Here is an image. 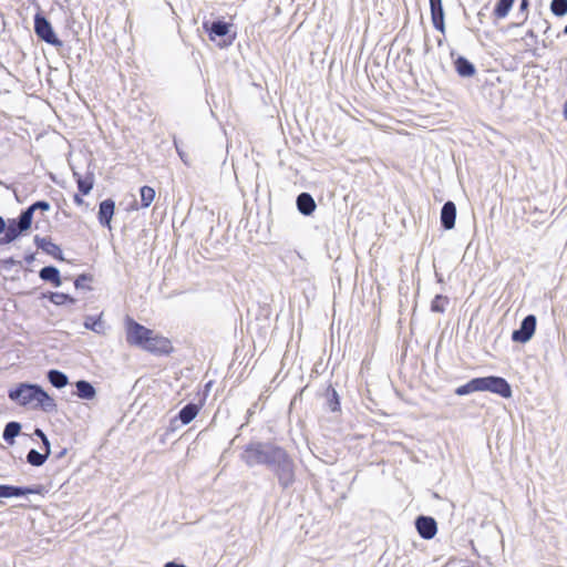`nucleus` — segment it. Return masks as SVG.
I'll return each mask as SVG.
<instances>
[{
    "label": "nucleus",
    "mask_w": 567,
    "mask_h": 567,
    "mask_svg": "<svg viewBox=\"0 0 567 567\" xmlns=\"http://www.w3.org/2000/svg\"><path fill=\"white\" fill-rule=\"evenodd\" d=\"M66 454V449H63L59 454L56 455V458H61Z\"/></svg>",
    "instance_id": "nucleus-44"
},
{
    "label": "nucleus",
    "mask_w": 567,
    "mask_h": 567,
    "mask_svg": "<svg viewBox=\"0 0 567 567\" xmlns=\"http://www.w3.org/2000/svg\"><path fill=\"white\" fill-rule=\"evenodd\" d=\"M435 275H436L437 280L441 282L442 281V277L437 272Z\"/></svg>",
    "instance_id": "nucleus-47"
},
{
    "label": "nucleus",
    "mask_w": 567,
    "mask_h": 567,
    "mask_svg": "<svg viewBox=\"0 0 567 567\" xmlns=\"http://www.w3.org/2000/svg\"><path fill=\"white\" fill-rule=\"evenodd\" d=\"M35 259V254L34 252H29L24 256V260L27 264H32Z\"/></svg>",
    "instance_id": "nucleus-38"
},
{
    "label": "nucleus",
    "mask_w": 567,
    "mask_h": 567,
    "mask_svg": "<svg viewBox=\"0 0 567 567\" xmlns=\"http://www.w3.org/2000/svg\"><path fill=\"white\" fill-rule=\"evenodd\" d=\"M73 176L75 178L78 189L82 195H87L92 190L94 186V176L92 173L86 174V176H82L81 174L73 172Z\"/></svg>",
    "instance_id": "nucleus-21"
},
{
    "label": "nucleus",
    "mask_w": 567,
    "mask_h": 567,
    "mask_svg": "<svg viewBox=\"0 0 567 567\" xmlns=\"http://www.w3.org/2000/svg\"><path fill=\"white\" fill-rule=\"evenodd\" d=\"M93 280L92 275L90 274H81L74 280V286L76 289H86L92 290V287L86 286V282H91Z\"/></svg>",
    "instance_id": "nucleus-32"
},
{
    "label": "nucleus",
    "mask_w": 567,
    "mask_h": 567,
    "mask_svg": "<svg viewBox=\"0 0 567 567\" xmlns=\"http://www.w3.org/2000/svg\"><path fill=\"white\" fill-rule=\"evenodd\" d=\"M142 349L156 355H164L169 354L173 347L167 338L153 332Z\"/></svg>",
    "instance_id": "nucleus-9"
},
{
    "label": "nucleus",
    "mask_w": 567,
    "mask_h": 567,
    "mask_svg": "<svg viewBox=\"0 0 567 567\" xmlns=\"http://www.w3.org/2000/svg\"><path fill=\"white\" fill-rule=\"evenodd\" d=\"M41 485L16 486L9 484H0V498L22 497L29 494H40Z\"/></svg>",
    "instance_id": "nucleus-10"
},
{
    "label": "nucleus",
    "mask_w": 567,
    "mask_h": 567,
    "mask_svg": "<svg viewBox=\"0 0 567 567\" xmlns=\"http://www.w3.org/2000/svg\"><path fill=\"white\" fill-rule=\"evenodd\" d=\"M141 206L147 208L155 198V189L151 186H142L140 188Z\"/></svg>",
    "instance_id": "nucleus-29"
},
{
    "label": "nucleus",
    "mask_w": 567,
    "mask_h": 567,
    "mask_svg": "<svg viewBox=\"0 0 567 567\" xmlns=\"http://www.w3.org/2000/svg\"><path fill=\"white\" fill-rule=\"evenodd\" d=\"M550 11L556 17H564L567 14V0H551Z\"/></svg>",
    "instance_id": "nucleus-31"
},
{
    "label": "nucleus",
    "mask_w": 567,
    "mask_h": 567,
    "mask_svg": "<svg viewBox=\"0 0 567 567\" xmlns=\"http://www.w3.org/2000/svg\"><path fill=\"white\" fill-rule=\"evenodd\" d=\"M529 6V1L528 0H520V4H519V8L522 11L526 10Z\"/></svg>",
    "instance_id": "nucleus-42"
},
{
    "label": "nucleus",
    "mask_w": 567,
    "mask_h": 567,
    "mask_svg": "<svg viewBox=\"0 0 567 567\" xmlns=\"http://www.w3.org/2000/svg\"><path fill=\"white\" fill-rule=\"evenodd\" d=\"M0 69L3 70L8 75H11V72L0 62Z\"/></svg>",
    "instance_id": "nucleus-43"
},
{
    "label": "nucleus",
    "mask_w": 567,
    "mask_h": 567,
    "mask_svg": "<svg viewBox=\"0 0 567 567\" xmlns=\"http://www.w3.org/2000/svg\"><path fill=\"white\" fill-rule=\"evenodd\" d=\"M414 525L420 537L425 540L434 538L437 533V523L432 516L420 515L415 518Z\"/></svg>",
    "instance_id": "nucleus-11"
},
{
    "label": "nucleus",
    "mask_w": 567,
    "mask_h": 567,
    "mask_svg": "<svg viewBox=\"0 0 567 567\" xmlns=\"http://www.w3.org/2000/svg\"><path fill=\"white\" fill-rule=\"evenodd\" d=\"M453 64L457 75L461 78H472L476 74L474 63L463 55H457Z\"/></svg>",
    "instance_id": "nucleus-17"
},
{
    "label": "nucleus",
    "mask_w": 567,
    "mask_h": 567,
    "mask_svg": "<svg viewBox=\"0 0 567 567\" xmlns=\"http://www.w3.org/2000/svg\"><path fill=\"white\" fill-rule=\"evenodd\" d=\"M35 246L44 251L45 254L52 256L56 260H64V256L62 249L59 245L52 243L50 237H41L39 235L34 236Z\"/></svg>",
    "instance_id": "nucleus-12"
},
{
    "label": "nucleus",
    "mask_w": 567,
    "mask_h": 567,
    "mask_svg": "<svg viewBox=\"0 0 567 567\" xmlns=\"http://www.w3.org/2000/svg\"><path fill=\"white\" fill-rule=\"evenodd\" d=\"M239 458L247 467H266L284 491L296 482L297 465L292 455L275 442L250 441L243 447Z\"/></svg>",
    "instance_id": "nucleus-1"
},
{
    "label": "nucleus",
    "mask_w": 567,
    "mask_h": 567,
    "mask_svg": "<svg viewBox=\"0 0 567 567\" xmlns=\"http://www.w3.org/2000/svg\"><path fill=\"white\" fill-rule=\"evenodd\" d=\"M33 208L41 212H49L51 208V205L47 200H37L33 203Z\"/></svg>",
    "instance_id": "nucleus-36"
},
{
    "label": "nucleus",
    "mask_w": 567,
    "mask_h": 567,
    "mask_svg": "<svg viewBox=\"0 0 567 567\" xmlns=\"http://www.w3.org/2000/svg\"><path fill=\"white\" fill-rule=\"evenodd\" d=\"M564 116L567 120V100L565 101V104H564Z\"/></svg>",
    "instance_id": "nucleus-46"
},
{
    "label": "nucleus",
    "mask_w": 567,
    "mask_h": 567,
    "mask_svg": "<svg viewBox=\"0 0 567 567\" xmlns=\"http://www.w3.org/2000/svg\"><path fill=\"white\" fill-rule=\"evenodd\" d=\"M83 324L87 330H92L96 333H103L104 331V322L102 321L101 316H87Z\"/></svg>",
    "instance_id": "nucleus-28"
},
{
    "label": "nucleus",
    "mask_w": 567,
    "mask_h": 567,
    "mask_svg": "<svg viewBox=\"0 0 567 567\" xmlns=\"http://www.w3.org/2000/svg\"><path fill=\"white\" fill-rule=\"evenodd\" d=\"M449 298L446 296L436 295L431 302V311L443 313Z\"/></svg>",
    "instance_id": "nucleus-30"
},
{
    "label": "nucleus",
    "mask_w": 567,
    "mask_h": 567,
    "mask_svg": "<svg viewBox=\"0 0 567 567\" xmlns=\"http://www.w3.org/2000/svg\"><path fill=\"white\" fill-rule=\"evenodd\" d=\"M526 35L529 37V38H536V35H535L533 30L527 31Z\"/></svg>",
    "instance_id": "nucleus-45"
},
{
    "label": "nucleus",
    "mask_w": 567,
    "mask_h": 567,
    "mask_svg": "<svg viewBox=\"0 0 567 567\" xmlns=\"http://www.w3.org/2000/svg\"><path fill=\"white\" fill-rule=\"evenodd\" d=\"M6 228H7V221L2 216H0V235L6 230Z\"/></svg>",
    "instance_id": "nucleus-40"
},
{
    "label": "nucleus",
    "mask_w": 567,
    "mask_h": 567,
    "mask_svg": "<svg viewBox=\"0 0 567 567\" xmlns=\"http://www.w3.org/2000/svg\"><path fill=\"white\" fill-rule=\"evenodd\" d=\"M456 205L452 200H447L441 208L440 221L445 230H451L455 226Z\"/></svg>",
    "instance_id": "nucleus-15"
},
{
    "label": "nucleus",
    "mask_w": 567,
    "mask_h": 567,
    "mask_svg": "<svg viewBox=\"0 0 567 567\" xmlns=\"http://www.w3.org/2000/svg\"><path fill=\"white\" fill-rule=\"evenodd\" d=\"M431 20L435 30L445 33V13L442 0H429Z\"/></svg>",
    "instance_id": "nucleus-13"
},
{
    "label": "nucleus",
    "mask_w": 567,
    "mask_h": 567,
    "mask_svg": "<svg viewBox=\"0 0 567 567\" xmlns=\"http://www.w3.org/2000/svg\"><path fill=\"white\" fill-rule=\"evenodd\" d=\"M74 394L81 400H93L96 396V390L93 384L86 380H79L74 383Z\"/></svg>",
    "instance_id": "nucleus-20"
},
{
    "label": "nucleus",
    "mask_w": 567,
    "mask_h": 567,
    "mask_svg": "<svg viewBox=\"0 0 567 567\" xmlns=\"http://www.w3.org/2000/svg\"><path fill=\"white\" fill-rule=\"evenodd\" d=\"M488 391L504 399L513 395L512 386L508 381L502 377L487 375L471 379L467 383L455 389V394L464 396L473 392Z\"/></svg>",
    "instance_id": "nucleus-3"
},
{
    "label": "nucleus",
    "mask_w": 567,
    "mask_h": 567,
    "mask_svg": "<svg viewBox=\"0 0 567 567\" xmlns=\"http://www.w3.org/2000/svg\"><path fill=\"white\" fill-rule=\"evenodd\" d=\"M21 424L17 421H10L4 425L3 432H2V439L6 443L9 445H12L14 443L16 437L21 432Z\"/></svg>",
    "instance_id": "nucleus-22"
},
{
    "label": "nucleus",
    "mask_w": 567,
    "mask_h": 567,
    "mask_svg": "<svg viewBox=\"0 0 567 567\" xmlns=\"http://www.w3.org/2000/svg\"><path fill=\"white\" fill-rule=\"evenodd\" d=\"M230 23L220 19L203 22V29L208 34L209 40L221 49L231 45L236 39V33L230 32Z\"/></svg>",
    "instance_id": "nucleus-4"
},
{
    "label": "nucleus",
    "mask_w": 567,
    "mask_h": 567,
    "mask_svg": "<svg viewBox=\"0 0 567 567\" xmlns=\"http://www.w3.org/2000/svg\"><path fill=\"white\" fill-rule=\"evenodd\" d=\"M73 200L76 205H82L84 204V200L83 198L79 195V194H75L74 197H73Z\"/></svg>",
    "instance_id": "nucleus-41"
},
{
    "label": "nucleus",
    "mask_w": 567,
    "mask_h": 567,
    "mask_svg": "<svg viewBox=\"0 0 567 567\" xmlns=\"http://www.w3.org/2000/svg\"><path fill=\"white\" fill-rule=\"evenodd\" d=\"M43 297L48 298L50 302H52L55 306H62L64 303L74 305L76 302L75 298L64 292L49 291L48 293H44Z\"/></svg>",
    "instance_id": "nucleus-24"
},
{
    "label": "nucleus",
    "mask_w": 567,
    "mask_h": 567,
    "mask_svg": "<svg viewBox=\"0 0 567 567\" xmlns=\"http://www.w3.org/2000/svg\"><path fill=\"white\" fill-rule=\"evenodd\" d=\"M198 412L199 406L196 403L189 402L179 410L176 417L172 420V423L178 420L182 424L187 425L197 416Z\"/></svg>",
    "instance_id": "nucleus-18"
},
{
    "label": "nucleus",
    "mask_w": 567,
    "mask_h": 567,
    "mask_svg": "<svg viewBox=\"0 0 567 567\" xmlns=\"http://www.w3.org/2000/svg\"><path fill=\"white\" fill-rule=\"evenodd\" d=\"M2 184V182H0V185Z\"/></svg>",
    "instance_id": "nucleus-49"
},
{
    "label": "nucleus",
    "mask_w": 567,
    "mask_h": 567,
    "mask_svg": "<svg viewBox=\"0 0 567 567\" xmlns=\"http://www.w3.org/2000/svg\"><path fill=\"white\" fill-rule=\"evenodd\" d=\"M39 277L45 282H50L53 287H60L62 285L60 270L55 266H44L39 271Z\"/></svg>",
    "instance_id": "nucleus-19"
},
{
    "label": "nucleus",
    "mask_w": 567,
    "mask_h": 567,
    "mask_svg": "<svg viewBox=\"0 0 567 567\" xmlns=\"http://www.w3.org/2000/svg\"><path fill=\"white\" fill-rule=\"evenodd\" d=\"M296 205L298 212L303 216H311L317 208L312 195L307 192H302L297 196Z\"/></svg>",
    "instance_id": "nucleus-16"
},
{
    "label": "nucleus",
    "mask_w": 567,
    "mask_h": 567,
    "mask_svg": "<svg viewBox=\"0 0 567 567\" xmlns=\"http://www.w3.org/2000/svg\"><path fill=\"white\" fill-rule=\"evenodd\" d=\"M324 396L326 404L331 412L340 411V398L338 392L331 384L328 385Z\"/></svg>",
    "instance_id": "nucleus-25"
},
{
    "label": "nucleus",
    "mask_w": 567,
    "mask_h": 567,
    "mask_svg": "<svg viewBox=\"0 0 567 567\" xmlns=\"http://www.w3.org/2000/svg\"><path fill=\"white\" fill-rule=\"evenodd\" d=\"M30 228L31 227L19 216L17 218L8 219L7 228L2 233L3 236L0 237V246L13 243Z\"/></svg>",
    "instance_id": "nucleus-7"
},
{
    "label": "nucleus",
    "mask_w": 567,
    "mask_h": 567,
    "mask_svg": "<svg viewBox=\"0 0 567 567\" xmlns=\"http://www.w3.org/2000/svg\"><path fill=\"white\" fill-rule=\"evenodd\" d=\"M34 33L37 37L48 44L53 47H62L63 42L58 38L51 22L45 18L42 12H37L34 16Z\"/></svg>",
    "instance_id": "nucleus-5"
},
{
    "label": "nucleus",
    "mask_w": 567,
    "mask_h": 567,
    "mask_svg": "<svg viewBox=\"0 0 567 567\" xmlns=\"http://www.w3.org/2000/svg\"><path fill=\"white\" fill-rule=\"evenodd\" d=\"M11 401L21 406L32 405L43 412L51 413L56 411V403L49 393L37 383L22 382L8 391Z\"/></svg>",
    "instance_id": "nucleus-2"
},
{
    "label": "nucleus",
    "mask_w": 567,
    "mask_h": 567,
    "mask_svg": "<svg viewBox=\"0 0 567 567\" xmlns=\"http://www.w3.org/2000/svg\"><path fill=\"white\" fill-rule=\"evenodd\" d=\"M37 209L33 208V204H31L29 207H27L25 209L21 210L19 217L24 220L30 227L32 225V220H33V214Z\"/></svg>",
    "instance_id": "nucleus-34"
},
{
    "label": "nucleus",
    "mask_w": 567,
    "mask_h": 567,
    "mask_svg": "<svg viewBox=\"0 0 567 567\" xmlns=\"http://www.w3.org/2000/svg\"><path fill=\"white\" fill-rule=\"evenodd\" d=\"M564 33L567 34V24L564 28Z\"/></svg>",
    "instance_id": "nucleus-48"
},
{
    "label": "nucleus",
    "mask_w": 567,
    "mask_h": 567,
    "mask_svg": "<svg viewBox=\"0 0 567 567\" xmlns=\"http://www.w3.org/2000/svg\"><path fill=\"white\" fill-rule=\"evenodd\" d=\"M537 318L535 315H527L519 324L518 329L512 332V340L517 343L528 342L536 330Z\"/></svg>",
    "instance_id": "nucleus-8"
},
{
    "label": "nucleus",
    "mask_w": 567,
    "mask_h": 567,
    "mask_svg": "<svg viewBox=\"0 0 567 567\" xmlns=\"http://www.w3.org/2000/svg\"><path fill=\"white\" fill-rule=\"evenodd\" d=\"M51 453H48L44 451L43 453H40L35 449H31L27 454V462L32 466H42Z\"/></svg>",
    "instance_id": "nucleus-26"
},
{
    "label": "nucleus",
    "mask_w": 567,
    "mask_h": 567,
    "mask_svg": "<svg viewBox=\"0 0 567 567\" xmlns=\"http://www.w3.org/2000/svg\"><path fill=\"white\" fill-rule=\"evenodd\" d=\"M115 212V202L106 198L99 204L97 219L101 226L111 228V221Z\"/></svg>",
    "instance_id": "nucleus-14"
},
{
    "label": "nucleus",
    "mask_w": 567,
    "mask_h": 567,
    "mask_svg": "<svg viewBox=\"0 0 567 567\" xmlns=\"http://www.w3.org/2000/svg\"><path fill=\"white\" fill-rule=\"evenodd\" d=\"M47 378L51 385L56 389H62L69 383L68 375L64 372L56 369L49 370L47 373Z\"/></svg>",
    "instance_id": "nucleus-23"
},
{
    "label": "nucleus",
    "mask_w": 567,
    "mask_h": 567,
    "mask_svg": "<svg viewBox=\"0 0 567 567\" xmlns=\"http://www.w3.org/2000/svg\"><path fill=\"white\" fill-rule=\"evenodd\" d=\"M17 265H21V262L16 260L13 257L0 260V266L8 271H10Z\"/></svg>",
    "instance_id": "nucleus-35"
},
{
    "label": "nucleus",
    "mask_w": 567,
    "mask_h": 567,
    "mask_svg": "<svg viewBox=\"0 0 567 567\" xmlns=\"http://www.w3.org/2000/svg\"><path fill=\"white\" fill-rule=\"evenodd\" d=\"M515 0H497L493 14L497 19H503L509 13Z\"/></svg>",
    "instance_id": "nucleus-27"
},
{
    "label": "nucleus",
    "mask_w": 567,
    "mask_h": 567,
    "mask_svg": "<svg viewBox=\"0 0 567 567\" xmlns=\"http://www.w3.org/2000/svg\"><path fill=\"white\" fill-rule=\"evenodd\" d=\"M125 328H126V342L131 346H135L141 349L147 341L148 337L153 333V330L138 323L131 317H126Z\"/></svg>",
    "instance_id": "nucleus-6"
},
{
    "label": "nucleus",
    "mask_w": 567,
    "mask_h": 567,
    "mask_svg": "<svg viewBox=\"0 0 567 567\" xmlns=\"http://www.w3.org/2000/svg\"><path fill=\"white\" fill-rule=\"evenodd\" d=\"M164 567H187L186 565L184 564H181V563H176V561H167Z\"/></svg>",
    "instance_id": "nucleus-39"
},
{
    "label": "nucleus",
    "mask_w": 567,
    "mask_h": 567,
    "mask_svg": "<svg viewBox=\"0 0 567 567\" xmlns=\"http://www.w3.org/2000/svg\"><path fill=\"white\" fill-rule=\"evenodd\" d=\"M174 144H175V146H176V151H177V153H178V155H179L181 159H182L186 165H188V159H187L186 154H185V153H184V152L178 147V145H177V142H176V141H174Z\"/></svg>",
    "instance_id": "nucleus-37"
},
{
    "label": "nucleus",
    "mask_w": 567,
    "mask_h": 567,
    "mask_svg": "<svg viewBox=\"0 0 567 567\" xmlns=\"http://www.w3.org/2000/svg\"><path fill=\"white\" fill-rule=\"evenodd\" d=\"M33 435H35L37 437H39L41 440L43 450L47 451L48 453H51L50 441H49L47 434L40 427L34 429Z\"/></svg>",
    "instance_id": "nucleus-33"
}]
</instances>
